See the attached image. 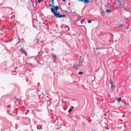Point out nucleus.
<instances>
[{"instance_id": "obj_1", "label": "nucleus", "mask_w": 131, "mask_h": 131, "mask_svg": "<svg viewBox=\"0 0 131 131\" xmlns=\"http://www.w3.org/2000/svg\"><path fill=\"white\" fill-rule=\"evenodd\" d=\"M49 6L51 7H52L51 8V10L52 13H54L55 12H57V10L59 9V8L58 6H54L53 5H52V4H49Z\"/></svg>"}, {"instance_id": "obj_2", "label": "nucleus", "mask_w": 131, "mask_h": 131, "mask_svg": "<svg viewBox=\"0 0 131 131\" xmlns=\"http://www.w3.org/2000/svg\"><path fill=\"white\" fill-rule=\"evenodd\" d=\"M79 62H77L74 64L75 68L79 70L81 68L83 64V62L79 60Z\"/></svg>"}, {"instance_id": "obj_3", "label": "nucleus", "mask_w": 131, "mask_h": 131, "mask_svg": "<svg viewBox=\"0 0 131 131\" xmlns=\"http://www.w3.org/2000/svg\"><path fill=\"white\" fill-rule=\"evenodd\" d=\"M53 13L54 14V16H55L56 18H60L61 14L59 12H56Z\"/></svg>"}, {"instance_id": "obj_4", "label": "nucleus", "mask_w": 131, "mask_h": 131, "mask_svg": "<svg viewBox=\"0 0 131 131\" xmlns=\"http://www.w3.org/2000/svg\"><path fill=\"white\" fill-rule=\"evenodd\" d=\"M40 26L41 27H40L39 28V29H40V28L42 29V27H43L45 28H46L47 29H48L49 28V26H48L46 24H44V23H43L42 25H40Z\"/></svg>"}, {"instance_id": "obj_5", "label": "nucleus", "mask_w": 131, "mask_h": 131, "mask_svg": "<svg viewBox=\"0 0 131 131\" xmlns=\"http://www.w3.org/2000/svg\"><path fill=\"white\" fill-rule=\"evenodd\" d=\"M9 112V113L10 114H11L13 116H16L17 115V113H15L16 111L15 110H13V111H12L11 112H10L8 110L7 111Z\"/></svg>"}, {"instance_id": "obj_6", "label": "nucleus", "mask_w": 131, "mask_h": 131, "mask_svg": "<svg viewBox=\"0 0 131 131\" xmlns=\"http://www.w3.org/2000/svg\"><path fill=\"white\" fill-rule=\"evenodd\" d=\"M19 51H21L26 56H27V52L24 49L22 48H20Z\"/></svg>"}, {"instance_id": "obj_7", "label": "nucleus", "mask_w": 131, "mask_h": 131, "mask_svg": "<svg viewBox=\"0 0 131 131\" xmlns=\"http://www.w3.org/2000/svg\"><path fill=\"white\" fill-rule=\"evenodd\" d=\"M116 87L115 85H114L113 84L112 85H111V87H110V89H111V90L112 91H113V90H114V88H115Z\"/></svg>"}, {"instance_id": "obj_8", "label": "nucleus", "mask_w": 131, "mask_h": 131, "mask_svg": "<svg viewBox=\"0 0 131 131\" xmlns=\"http://www.w3.org/2000/svg\"><path fill=\"white\" fill-rule=\"evenodd\" d=\"M51 55L53 57V59H57V55H55L54 54L52 53Z\"/></svg>"}, {"instance_id": "obj_9", "label": "nucleus", "mask_w": 131, "mask_h": 131, "mask_svg": "<svg viewBox=\"0 0 131 131\" xmlns=\"http://www.w3.org/2000/svg\"><path fill=\"white\" fill-rule=\"evenodd\" d=\"M80 1H83L85 3H89V0H79Z\"/></svg>"}, {"instance_id": "obj_10", "label": "nucleus", "mask_w": 131, "mask_h": 131, "mask_svg": "<svg viewBox=\"0 0 131 131\" xmlns=\"http://www.w3.org/2000/svg\"><path fill=\"white\" fill-rule=\"evenodd\" d=\"M73 108L74 107L72 106H71V108H70L68 110V112L69 113H70L72 111V110H73Z\"/></svg>"}, {"instance_id": "obj_11", "label": "nucleus", "mask_w": 131, "mask_h": 131, "mask_svg": "<svg viewBox=\"0 0 131 131\" xmlns=\"http://www.w3.org/2000/svg\"><path fill=\"white\" fill-rule=\"evenodd\" d=\"M111 12V9H107L106 10V12L108 13H110Z\"/></svg>"}, {"instance_id": "obj_12", "label": "nucleus", "mask_w": 131, "mask_h": 131, "mask_svg": "<svg viewBox=\"0 0 131 131\" xmlns=\"http://www.w3.org/2000/svg\"><path fill=\"white\" fill-rule=\"evenodd\" d=\"M117 100H118V102H120L121 101V98L120 97H119L118 98Z\"/></svg>"}, {"instance_id": "obj_13", "label": "nucleus", "mask_w": 131, "mask_h": 131, "mask_svg": "<svg viewBox=\"0 0 131 131\" xmlns=\"http://www.w3.org/2000/svg\"><path fill=\"white\" fill-rule=\"evenodd\" d=\"M66 17V16L65 15H61V17L60 18L62 17Z\"/></svg>"}, {"instance_id": "obj_14", "label": "nucleus", "mask_w": 131, "mask_h": 131, "mask_svg": "<svg viewBox=\"0 0 131 131\" xmlns=\"http://www.w3.org/2000/svg\"><path fill=\"white\" fill-rule=\"evenodd\" d=\"M57 59H53V61L55 63H56V60Z\"/></svg>"}, {"instance_id": "obj_15", "label": "nucleus", "mask_w": 131, "mask_h": 131, "mask_svg": "<svg viewBox=\"0 0 131 131\" xmlns=\"http://www.w3.org/2000/svg\"><path fill=\"white\" fill-rule=\"evenodd\" d=\"M78 73L79 74H82L83 73V72L81 71H79Z\"/></svg>"}, {"instance_id": "obj_16", "label": "nucleus", "mask_w": 131, "mask_h": 131, "mask_svg": "<svg viewBox=\"0 0 131 131\" xmlns=\"http://www.w3.org/2000/svg\"><path fill=\"white\" fill-rule=\"evenodd\" d=\"M110 83L111 84V85H112L113 84V82L112 81H111L110 80Z\"/></svg>"}, {"instance_id": "obj_17", "label": "nucleus", "mask_w": 131, "mask_h": 131, "mask_svg": "<svg viewBox=\"0 0 131 131\" xmlns=\"http://www.w3.org/2000/svg\"><path fill=\"white\" fill-rule=\"evenodd\" d=\"M41 1L42 0H38V3H40Z\"/></svg>"}, {"instance_id": "obj_18", "label": "nucleus", "mask_w": 131, "mask_h": 131, "mask_svg": "<svg viewBox=\"0 0 131 131\" xmlns=\"http://www.w3.org/2000/svg\"><path fill=\"white\" fill-rule=\"evenodd\" d=\"M88 22L89 23H91V21L90 20H88Z\"/></svg>"}, {"instance_id": "obj_19", "label": "nucleus", "mask_w": 131, "mask_h": 131, "mask_svg": "<svg viewBox=\"0 0 131 131\" xmlns=\"http://www.w3.org/2000/svg\"><path fill=\"white\" fill-rule=\"evenodd\" d=\"M22 42H25V40H24V39H23V38H22Z\"/></svg>"}, {"instance_id": "obj_20", "label": "nucleus", "mask_w": 131, "mask_h": 131, "mask_svg": "<svg viewBox=\"0 0 131 131\" xmlns=\"http://www.w3.org/2000/svg\"><path fill=\"white\" fill-rule=\"evenodd\" d=\"M119 27H122L123 25H121V24H120L119 25Z\"/></svg>"}, {"instance_id": "obj_21", "label": "nucleus", "mask_w": 131, "mask_h": 131, "mask_svg": "<svg viewBox=\"0 0 131 131\" xmlns=\"http://www.w3.org/2000/svg\"><path fill=\"white\" fill-rule=\"evenodd\" d=\"M51 2H52L51 3H53V2H54L53 0H52Z\"/></svg>"}, {"instance_id": "obj_22", "label": "nucleus", "mask_w": 131, "mask_h": 131, "mask_svg": "<svg viewBox=\"0 0 131 131\" xmlns=\"http://www.w3.org/2000/svg\"><path fill=\"white\" fill-rule=\"evenodd\" d=\"M96 49H100L99 48L96 47Z\"/></svg>"}, {"instance_id": "obj_23", "label": "nucleus", "mask_w": 131, "mask_h": 131, "mask_svg": "<svg viewBox=\"0 0 131 131\" xmlns=\"http://www.w3.org/2000/svg\"><path fill=\"white\" fill-rule=\"evenodd\" d=\"M62 1H63V2H65L66 0H61Z\"/></svg>"}, {"instance_id": "obj_24", "label": "nucleus", "mask_w": 131, "mask_h": 131, "mask_svg": "<svg viewBox=\"0 0 131 131\" xmlns=\"http://www.w3.org/2000/svg\"><path fill=\"white\" fill-rule=\"evenodd\" d=\"M51 4H52V5H54V4L53 3H51Z\"/></svg>"}, {"instance_id": "obj_25", "label": "nucleus", "mask_w": 131, "mask_h": 131, "mask_svg": "<svg viewBox=\"0 0 131 131\" xmlns=\"http://www.w3.org/2000/svg\"><path fill=\"white\" fill-rule=\"evenodd\" d=\"M10 105H8V107H10Z\"/></svg>"}, {"instance_id": "obj_26", "label": "nucleus", "mask_w": 131, "mask_h": 131, "mask_svg": "<svg viewBox=\"0 0 131 131\" xmlns=\"http://www.w3.org/2000/svg\"><path fill=\"white\" fill-rule=\"evenodd\" d=\"M80 22H81V24H82V21L81 20V21H80Z\"/></svg>"}, {"instance_id": "obj_27", "label": "nucleus", "mask_w": 131, "mask_h": 131, "mask_svg": "<svg viewBox=\"0 0 131 131\" xmlns=\"http://www.w3.org/2000/svg\"><path fill=\"white\" fill-rule=\"evenodd\" d=\"M120 5H121V4H119V7H120Z\"/></svg>"}, {"instance_id": "obj_28", "label": "nucleus", "mask_w": 131, "mask_h": 131, "mask_svg": "<svg viewBox=\"0 0 131 131\" xmlns=\"http://www.w3.org/2000/svg\"><path fill=\"white\" fill-rule=\"evenodd\" d=\"M16 96H15V97H14V99H15V98H16Z\"/></svg>"}, {"instance_id": "obj_29", "label": "nucleus", "mask_w": 131, "mask_h": 131, "mask_svg": "<svg viewBox=\"0 0 131 131\" xmlns=\"http://www.w3.org/2000/svg\"><path fill=\"white\" fill-rule=\"evenodd\" d=\"M0 34H1L2 35V33H0Z\"/></svg>"}, {"instance_id": "obj_30", "label": "nucleus", "mask_w": 131, "mask_h": 131, "mask_svg": "<svg viewBox=\"0 0 131 131\" xmlns=\"http://www.w3.org/2000/svg\"><path fill=\"white\" fill-rule=\"evenodd\" d=\"M80 58H81V56H80Z\"/></svg>"}, {"instance_id": "obj_31", "label": "nucleus", "mask_w": 131, "mask_h": 131, "mask_svg": "<svg viewBox=\"0 0 131 131\" xmlns=\"http://www.w3.org/2000/svg\"><path fill=\"white\" fill-rule=\"evenodd\" d=\"M52 50H54V49H52Z\"/></svg>"}, {"instance_id": "obj_32", "label": "nucleus", "mask_w": 131, "mask_h": 131, "mask_svg": "<svg viewBox=\"0 0 131 131\" xmlns=\"http://www.w3.org/2000/svg\"><path fill=\"white\" fill-rule=\"evenodd\" d=\"M32 6H33V7H34V5H32Z\"/></svg>"}, {"instance_id": "obj_33", "label": "nucleus", "mask_w": 131, "mask_h": 131, "mask_svg": "<svg viewBox=\"0 0 131 131\" xmlns=\"http://www.w3.org/2000/svg\"><path fill=\"white\" fill-rule=\"evenodd\" d=\"M16 74V73H15V74Z\"/></svg>"}, {"instance_id": "obj_34", "label": "nucleus", "mask_w": 131, "mask_h": 131, "mask_svg": "<svg viewBox=\"0 0 131 131\" xmlns=\"http://www.w3.org/2000/svg\"><path fill=\"white\" fill-rule=\"evenodd\" d=\"M49 2H51V1L50 0H49Z\"/></svg>"}, {"instance_id": "obj_35", "label": "nucleus", "mask_w": 131, "mask_h": 131, "mask_svg": "<svg viewBox=\"0 0 131 131\" xmlns=\"http://www.w3.org/2000/svg\"><path fill=\"white\" fill-rule=\"evenodd\" d=\"M31 1H32V0H31Z\"/></svg>"}, {"instance_id": "obj_36", "label": "nucleus", "mask_w": 131, "mask_h": 131, "mask_svg": "<svg viewBox=\"0 0 131 131\" xmlns=\"http://www.w3.org/2000/svg\"><path fill=\"white\" fill-rule=\"evenodd\" d=\"M1 30V29H0V30Z\"/></svg>"}]
</instances>
